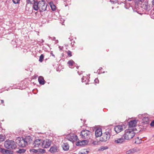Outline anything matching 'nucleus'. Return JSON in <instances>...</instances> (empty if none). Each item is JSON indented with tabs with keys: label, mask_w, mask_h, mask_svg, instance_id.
Masks as SVG:
<instances>
[{
	"label": "nucleus",
	"mask_w": 154,
	"mask_h": 154,
	"mask_svg": "<svg viewBox=\"0 0 154 154\" xmlns=\"http://www.w3.org/2000/svg\"><path fill=\"white\" fill-rule=\"evenodd\" d=\"M62 148L65 151H67L69 149V146L67 143H64L62 145Z\"/></svg>",
	"instance_id": "nucleus-20"
},
{
	"label": "nucleus",
	"mask_w": 154,
	"mask_h": 154,
	"mask_svg": "<svg viewBox=\"0 0 154 154\" xmlns=\"http://www.w3.org/2000/svg\"><path fill=\"white\" fill-rule=\"evenodd\" d=\"M135 152V150L134 149H131L126 152V154H132Z\"/></svg>",
	"instance_id": "nucleus-24"
},
{
	"label": "nucleus",
	"mask_w": 154,
	"mask_h": 154,
	"mask_svg": "<svg viewBox=\"0 0 154 154\" xmlns=\"http://www.w3.org/2000/svg\"><path fill=\"white\" fill-rule=\"evenodd\" d=\"M47 5L44 1L42 0L39 1L38 2H35L33 5V8L34 10L43 12L46 10Z\"/></svg>",
	"instance_id": "nucleus-2"
},
{
	"label": "nucleus",
	"mask_w": 154,
	"mask_h": 154,
	"mask_svg": "<svg viewBox=\"0 0 154 154\" xmlns=\"http://www.w3.org/2000/svg\"><path fill=\"white\" fill-rule=\"evenodd\" d=\"M5 147L9 149H15L17 147L16 143L13 140H7L4 143Z\"/></svg>",
	"instance_id": "nucleus-3"
},
{
	"label": "nucleus",
	"mask_w": 154,
	"mask_h": 154,
	"mask_svg": "<svg viewBox=\"0 0 154 154\" xmlns=\"http://www.w3.org/2000/svg\"><path fill=\"white\" fill-rule=\"evenodd\" d=\"M25 151L26 150L24 149H20L17 152L18 153H24Z\"/></svg>",
	"instance_id": "nucleus-26"
},
{
	"label": "nucleus",
	"mask_w": 154,
	"mask_h": 154,
	"mask_svg": "<svg viewBox=\"0 0 154 154\" xmlns=\"http://www.w3.org/2000/svg\"><path fill=\"white\" fill-rule=\"evenodd\" d=\"M110 137V135L109 133L108 132H105L102 135V137L101 138L102 141H106L108 140Z\"/></svg>",
	"instance_id": "nucleus-9"
},
{
	"label": "nucleus",
	"mask_w": 154,
	"mask_h": 154,
	"mask_svg": "<svg viewBox=\"0 0 154 154\" xmlns=\"http://www.w3.org/2000/svg\"><path fill=\"white\" fill-rule=\"evenodd\" d=\"M67 137L69 140L72 142H73L75 140H76L78 139L77 136L74 134L68 135Z\"/></svg>",
	"instance_id": "nucleus-11"
},
{
	"label": "nucleus",
	"mask_w": 154,
	"mask_h": 154,
	"mask_svg": "<svg viewBox=\"0 0 154 154\" xmlns=\"http://www.w3.org/2000/svg\"><path fill=\"white\" fill-rule=\"evenodd\" d=\"M42 140L36 139L33 143V146L35 148L42 147Z\"/></svg>",
	"instance_id": "nucleus-6"
},
{
	"label": "nucleus",
	"mask_w": 154,
	"mask_h": 154,
	"mask_svg": "<svg viewBox=\"0 0 154 154\" xmlns=\"http://www.w3.org/2000/svg\"><path fill=\"white\" fill-rule=\"evenodd\" d=\"M59 48H60V46L59 47Z\"/></svg>",
	"instance_id": "nucleus-45"
},
{
	"label": "nucleus",
	"mask_w": 154,
	"mask_h": 154,
	"mask_svg": "<svg viewBox=\"0 0 154 154\" xmlns=\"http://www.w3.org/2000/svg\"><path fill=\"white\" fill-rule=\"evenodd\" d=\"M128 124L129 126L128 129L125 131L123 137L125 140H129L135 136V120H131Z\"/></svg>",
	"instance_id": "nucleus-1"
},
{
	"label": "nucleus",
	"mask_w": 154,
	"mask_h": 154,
	"mask_svg": "<svg viewBox=\"0 0 154 154\" xmlns=\"http://www.w3.org/2000/svg\"><path fill=\"white\" fill-rule=\"evenodd\" d=\"M27 145L30 143L32 141V138L30 136H27L24 138Z\"/></svg>",
	"instance_id": "nucleus-16"
},
{
	"label": "nucleus",
	"mask_w": 154,
	"mask_h": 154,
	"mask_svg": "<svg viewBox=\"0 0 154 154\" xmlns=\"http://www.w3.org/2000/svg\"><path fill=\"white\" fill-rule=\"evenodd\" d=\"M30 151L31 152L33 153H37L38 152V151L37 150L35 149H32L30 150Z\"/></svg>",
	"instance_id": "nucleus-30"
},
{
	"label": "nucleus",
	"mask_w": 154,
	"mask_h": 154,
	"mask_svg": "<svg viewBox=\"0 0 154 154\" xmlns=\"http://www.w3.org/2000/svg\"><path fill=\"white\" fill-rule=\"evenodd\" d=\"M55 38V37H54V39Z\"/></svg>",
	"instance_id": "nucleus-47"
},
{
	"label": "nucleus",
	"mask_w": 154,
	"mask_h": 154,
	"mask_svg": "<svg viewBox=\"0 0 154 154\" xmlns=\"http://www.w3.org/2000/svg\"><path fill=\"white\" fill-rule=\"evenodd\" d=\"M67 53L68 56H69L70 57H71L72 56L71 54V52L70 51H67Z\"/></svg>",
	"instance_id": "nucleus-32"
},
{
	"label": "nucleus",
	"mask_w": 154,
	"mask_h": 154,
	"mask_svg": "<svg viewBox=\"0 0 154 154\" xmlns=\"http://www.w3.org/2000/svg\"><path fill=\"white\" fill-rule=\"evenodd\" d=\"M44 57V56L43 54H42L39 57V61L41 62H42L43 61Z\"/></svg>",
	"instance_id": "nucleus-29"
},
{
	"label": "nucleus",
	"mask_w": 154,
	"mask_h": 154,
	"mask_svg": "<svg viewBox=\"0 0 154 154\" xmlns=\"http://www.w3.org/2000/svg\"><path fill=\"white\" fill-rule=\"evenodd\" d=\"M135 11H137V10H135Z\"/></svg>",
	"instance_id": "nucleus-48"
},
{
	"label": "nucleus",
	"mask_w": 154,
	"mask_h": 154,
	"mask_svg": "<svg viewBox=\"0 0 154 154\" xmlns=\"http://www.w3.org/2000/svg\"><path fill=\"white\" fill-rule=\"evenodd\" d=\"M125 139L123 137H122L120 138H117L114 140V142L117 144H121L124 142L125 141Z\"/></svg>",
	"instance_id": "nucleus-13"
},
{
	"label": "nucleus",
	"mask_w": 154,
	"mask_h": 154,
	"mask_svg": "<svg viewBox=\"0 0 154 154\" xmlns=\"http://www.w3.org/2000/svg\"><path fill=\"white\" fill-rule=\"evenodd\" d=\"M135 131H136V130H137V129H136V128H135Z\"/></svg>",
	"instance_id": "nucleus-43"
},
{
	"label": "nucleus",
	"mask_w": 154,
	"mask_h": 154,
	"mask_svg": "<svg viewBox=\"0 0 154 154\" xmlns=\"http://www.w3.org/2000/svg\"><path fill=\"white\" fill-rule=\"evenodd\" d=\"M95 135L96 137H98L102 135V129L100 128L97 129L95 132Z\"/></svg>",
	"instance_id": "nucleus-14"
},
{
	"label": "nucleus",
	"mask_w": 154,
	"mask_h": 154,
	"mask_svg": "<svg viewBox=\"0 0 154 154\" xmlns=\"http://www.w3.org/2000/svg\"><path fill=\"white\" fill-rule=\"evenodd\" d=\"M142 0H135V9L142 8Z\"/></svg>",
	"instance_id": "nucleus-12"
},
{
	"label": "nucleus",
	"mask_w": 154,
	"mask_h": 154,
	"mask_svg": "<svg viewBox=\"0 0 154 154\" xmlns=\"http://www.w3.org/2000/svg\"><path fill=\"white\" fill-rule=\"evenodd\" d=\"M60 50H61V49H62L61 48H60Z\"/></svg>",
	"instance_id": "nucleus-44"
},
{
	"label": "nucleus",
	"mask_w": 154,
	"mask_h": 154,
	"mask_svg": "<svg viewBox=\"0 0 154 154\" xmlns=\"http://www.w3.org/2000/svg\"><path fill=\"white\" fill-rule=\"evenodd\" d=\"M94 81L96 83H98L99 82V80L97 79H95Z\"/></svg>",
	"instance_id": "nucleus-35"
},
{
	"label": "nucleus",
	"mask_w": 154,
	"mask_h": 154,
	"mask_svg": "<svg viewBox=\"0 0 154 154\" xmlns=\"http://www.w3.org/2000/svg\"><path fill=\"white\" fill-rule=\"evenodd\" d=\"M5 139V137L4 136L2 135H0V142H1L4 141Z\"/></svg>",
	"instance_id": "nucleus-27"
},
{
	"label": "nucleus",
	"mask_w": 154,
	"mask_h": 154,
	"mask_svg": "<svg viewBox=\"0 0 154 154\" xmlns=\"http://www.w3.org/2000/svg\"><path fill=\"white\" fill-rule=\"evenodd\" d=\"M55 38V37H54V39Z\"/></svg>",
	"instance_id": "nucleus-46"
},
{
	"label": "nucleus",
	"mask_w": 154,
	"mask_h": 154,
	"mask_svg": "<svg viewBox=\"0 0 154 154\" xmlns=\"http://www.w3.org/2000/svg\"><path fill=\"white\" fill-rule=\"evenodd\" d=\"M141 138L139 139L138 137L135 138V143L137 144L140 143H141Z\"/></svg>",
	"instance_id": "nucleus-25"
},
{
	"label": "nucleus",
	"mask_w": 154,
	"mask_h": 154,
	"mask_svg": "<svg viewBox=\"0 0 154 154\" xmlns=\"http://www.w3.org/2000/svg\"><path fill=\"white\" fill-rule=\"evenodd\" d=\"M125 126L124 125L116 126L114 128V130L117 133H118L123 130V128L125 127Z\"/></svg>",
	"instance_id": "nucleus-10"
},
{
	"label": "nucleus",
	"mask_w": 154,
	"mask_h": 154,
	"mask_svg": "<svg viewBox=\"0 0 154 154\" xmlns=\"http://www.w3.org/2000/svg\"><path fill=\"white\" fill-rule=\"evenodd\" d=\"M59 146H58L54 145L51 147L49 151L51 153H55L58 152L59 151Z\"/></svg>",
	"instance_id": "nucleus-8"
},
{
	"label": "nucleus",
	"mask_w": 154,
	"mask_h": 154,
	"mask_svg": "<svg viewBox=\"0 0 154 154\" xmlns=\"http://www.w3.org/2000/svg\"><path fill=\"white\" fill-rule=\"evenodd\" d=\"M111 1H112L113 2H115L117 1V0H111Z\"/></svg>",
	"instance_id": "nucleus-39"
},
{
	"label": "nucleus",
	"mask_w": 154,
	"mask_h": 154,
	"mask_svg": "<svg viewBox=\"0 0 154 154\" xmlns=\"http://www.w3.org/2000/svg\"><path fill=\"white\" fill-rule=\"evenodd\" d=\"M38 81L40 84L43 85L45 84V80L43 78L42 76H40L38 77Z\"/></svg>",
	"instance_id": "nucleus-19"
},
{
	"label": "nucleus",
	"mask_w": 154,
	"mask_h": 154,
	"mask_svg": "<svg viewBox=\"0 0 154 154\" xmlns=\"http://www.w3.org/2000/svg\"><path fill=\"white\" fill-rule=\"evenodd\" d=\"M86 79L85 77H83L82 78V82H84L85 81V79Z\"/></svg>",
	"instance_id": "nucleus-34"
},
{
	"label": "nucleus",
	"mask_w": 154,
	"mask_h": 154,
	"mask_svg": "<svg viewBox=\"0 0 154 154\" xmlns=\"http://www.w3.org/2000/svg\"><path fill=\"white\" fill-rule=\"evenodd\" d=\"M152 5H154V0L152 1Z\"/></svg>",
	"instance_id": "nucleus-37"
},
{
	"label": "nucleus",
	"mask_w": 154,
	"mask_h": 154,
	"mask_svg": "<svg viewBox=\"0 0 154 154\" xmlns=\"http://www.w3.org/2000/svg\"><path fill=\"white\" fill-rule=\"evenodd\" d=\"M139 150H140L139 149H138L137 150L136 149H135V152H137V151H138Z\"/></svg>",
	"instance_id": "nucleus-40"
},
{
	"label": "nucleus",
	"mask_w": 154,
	"mask_h": 154,
	"mask_svg": "<svg viewBox=\"0 0 154 154\" xmlns=\"http://www.w3.org/2000/svg\"><path fill=\"white\" fill-rule=\"evenodd\" d=\"M1 103H2H2H4V100H1Z\"/></svg>",
	"instance_id": "nucleus-38"
},
{
	"label": "nucleus",
	"mask_w": 154,
	"mask_h": 154,
	"mask_svg": "<svg viewBox=\"0 0 154 154\" xmlns=\"http://www.w3.org/2000/svg\"><path fill=\"white\" fill-rule=\"evenodd\" d=\"M142 123L144 124H149L150 121L149 118L147 117H143Z\"/></svg>",
	"instance_id": "nucleus-15"
},
{
	"label": "nucleus",
	"mask_w": 154,
	"mask_h": 154,
	"mask_svg": "<svg viewBox=\"0 0 154 154\" xmlns=\"http://www.w3.org/2000/svg\"><path fill=\"white\" fill-rule=\"evenodd\" d=\"M24 138H18L16 140V142L19 146L22 147H24L27 144Z\"/></svg>",
	"instance_id": "nucleus-5"
},
{
	"label": "nucleus",
	"mask_w": 154,
	"mask_h": 154,
	"mask_svg": "<svg viewBox=\"0 0 154 154\" xmlns=\"http://www.w3.org/2000/svg\"><path fill=\"white\" fill-rule=\"evenodd\" d=\"M10 152L11 151L9 150L0 148V152H1L3 154H10Z\"/></svg>",
	"instance_id": "nucleus-18"
},
{
	"label": "nucleus",
	"mask_w": 154,
	"mask_h": 154,
	"mask_svg": "<svg viewBox=\"0 0 154 154\" xmlns=\"http://www.w3.org/2000/svg\"><path fill=\"white\" fill-rule=\"evenodd\" d=\"M150 125L152 127H154V120L151 122L150 124Z\"/></svg>",
	"instance_id": "nucleus-33"
},
{
	"label": "nucleus",
	"mask_w": 154,
	"mask_h": 154,
	"mask_svg": "<svg viewBox=\"0 0 154 154\" xmlns=\"http://www.w3.org/2000/svg\"><path fill=\"white\" fill-rule=\"evenodd\" d=\"M13 3L15 4H19L20 0H12Z\"/></svg>",
	"instance_id": "nucleus-31"
},
{
	"label": "nucleus",
	"mask_w": 154,
	"mask_h": 154,
	"mask_svg": "<svg viewBox=\"0 0 154 154\" xmlns=\"http://www.w3.org/2000/svg\"><path fill=\"white\" fill-rule=\"evenodd\" d=\"M80 135L82 138L88 139L90 138L91 136V132L89 131L85 130L81 131Z\"/></svg>",
	"instance_id": "nucleus-4"
},
{
	"label": "nucleus",
	"mask_w": 154,
	"mask_h": 154,
	"mask_svg": "<svg viewBox=\"0 0 154 154\" xmlns=\"http://www.w3.org/2000/svg\"><path fill=\"white\" fill-rule=\"evenodd\" d=\"M52 55L53 56H54V54H52Z\"/></svg>",
	"instance_id": "nucleus-42"
},
{
	"label": "nucleus",
	"mask_w": 154,
	"mask_h": 154,
	"mask_svg": "<svg viewBox=\"0 0 154 154\" xmlns=\"http://www.w3.org/2000/svg\"><path fill=\"white\" fill-rule=\"evenodd\" d=\"M87 141L86 140H82V141H79L77 142L76 143V145L77 146H82L85 145L87 143Z\"/></svg>",
	"instance_id": "nucleus-17"
},
{
	"label": "nucleus",
	"mask_w": 154,
	"mask_h": 154,
	"mask_svg": "<svg viewBox=\"0 0 154 154\" xmlns=\"http://www.w3.org/2000/svg\"><path fill=\"white\" fill-rule=\"evenodd\" d=\"M35 2H36L35 0H27V2L28 4H32L33 5Z\"/></svg>",
	"instance_id": "nucleus-28"
},
{
	"label": "nucleus",
	"mask_w": 154,
	"mask_h": 154,
	"mask_svg": "<svg viewBox=\"0 0 154 154\" xmlns=\"http://www.w3.org/2000/svg\"><path fill=\"white\" fill-rule=\"evenodd\" d=\"M75 63L74 61L72 60H69L68 62V64L70 68H73L72 66H73L74 64Z\"/></svg>",
	"instance_id": "nucleus-21"
},
{
	"label": "nucleus",
	"mask_w": 154,
	"mask_h": 154,
	"mask_svg": "<svg viewBox=\"0 0 154 154\" xmlns=\"http://www.w3.org/2000/svg\"><path fill=\"white\" fill-rule=\"evenodd\" d=\"M135 124H136V123H137V122H136V119L135 120Z\"/></svg>",
	"instance_id": "nucleus-41"
},
{
	"label": "nucleus",
	"mask_w": 154,
	"mask_h": 154,
	"mask_svg": "<svg viewBox=\"0 0 154 154\" xmlns=\"http://www.w3.org/2000/svg\"><path fill=\"white\" fill-rule=\"evenodd\" d=\"M51 143V141L49 139H46L44 140H42V148L49 147L50 146Z\"/></svg>",
	"instance_id": "nucleus-7"
},
{
	"label": "nucleus",
	"mask_w": 154,
	"mask_h": 154,
	"mask_svg": "<svg viewBox=\"0 0 154 154\" xmlns=\"http://www.w3.org/2000/svg\"><path fill=\"white\" fill-rule=\"evenodd\" d=\"M49 5L51 8L52 10L53 11H55L56 9V7L55 6L53 2H50Z\"/></svg>",
	"instance_id": "nucleus-22"
},
{
	"label": "nucleus",
	"mask_w": 154,
	"mask_h": 154,
	"mask_svg": "<svg viewBox=\"0 0 154 154\" xmlns=\"http://www.w3.org/2000/svg\"><path fill=\"white\" fill-rule=\"evenodd\" d=\"M143 116V115H141V114H139L138 115V116L139 117V118H142V116Z\"/></svg>",
	"instance_id": "nucleus-36"
},
{
	"label": "nucleus",
	"mask_w": 154,
	"mask_h": 154,
	"mask_svg": "<svg viewBox=\"0 0 154 154\" xmlns=\"http://www.w3.org/2000/svg\"><path fill=\"white\" fill-rule=\"evenodd\" d=\"M88 152L89 151L87 149H84L82 150V151L79 154H87Z\"/></svg>",
	"instance_id": "nucleus-23"
}]
</instances>
